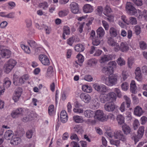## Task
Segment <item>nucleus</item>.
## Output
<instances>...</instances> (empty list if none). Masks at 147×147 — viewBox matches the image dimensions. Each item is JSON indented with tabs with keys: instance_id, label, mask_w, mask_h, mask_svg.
Masks as SVG:
<instances>
[{
	"instance_id": "nucleus-1",
	"label": "nucleus",
	"mask_w": 147,
	"mask_h": 147,
	"mask_svg": "<svg viewBox=\"0 0 147 147\" xmlns=\"http://www.w3.org/2000/svg\"><path fill=\"white\" fill-rule=\"evenodd\" d=\"M117 81V76L115 75L109 76L104 80L105 84L109 86H111L115 85Z\"/></svg>"
},
{
	"instance_id": "nucleus-2",
	"label": "nucleus",
	"mask_w": 147,
	"mask_h": 147,
	"mask_svg": "<svg viewBox=\"0 0 147 147\" xmlns=\"http://www.w3.org/2000/svg\"><path fill=\"white\" fill-rule=\"evenodd\" d=\"M16 62L13 59H10L4 65L5 71L7 73H9L16 65Z\"/></svg>"
},
{
	"instance_id": "nucleus-3",
	"label": "nucleus",
	"mask_w": 147,
	"mask_h": 147,
	"mask_svg": "<svg viewBox=\"0 0 147 147\" xmlns=\"http://www.w3.org/2000/svg\"><path fill=\"white\" fill-rule=\"evenodd\" d=\"M94 88L99 93L101 94L106 93L109 91V89L103 84H95L93 85Z\"/></svg>"
},
{
	"instance_id": "nucleus-4",
	"label": "nucleus",
	"mask_w": 147,
	"mask_h": 147,
	"mask_svg": "<svg viewBox=\"0 0 147 147\" xmlns=\"http://www.w3.org/2000/svg\"><path fill=\"white\" fill-rule=\"evenodd\" d=\"M25 115V110L22 108H18L13 111L11 114V116L13 118H17Z\"/></svg>"
},
{
	"instance_id": "nucleus-5",
	"label": "nucleus",
	"mask_w": 147,
	"mask_h": 147,
	"mask_svg": "<svg viewBox=\"0 0 147 147\" xmlns=\"http://www.w3.org/2000/svg\"><path fill=\"white\" fill-rule=\"evenodd\" d=\"M126 8L127 13L130 16L134 15L137 13V10L131 3L127 2V3Z\"/></svg>"
},
{
	"instance_id": "nucleus-6",
	"label": "nucleus",
	"mask_w": 147,
	"mask_h": 147,
	"mask_svg": "<svg viewBox=\"0 0 147 147\" xmlns=\"http://www.w3.org/2000/svg\"><path fill=\"white\" fill-rule=\"evenodd\" d=\"M94 117L95 119L103 121L106 120V117L105 116L102 111L100 110H97L95 112Z\"/></svg>"
},
{
	"instance_id": "nucleus-7",
	"label": "nucleus",
	"mask_w": 147,
	"mask_h": 147,
	"mask_svg": "<svg viewBox=\"0 0 147 147\" xmlns=\"http://www.w3.org/2000/svg\"><path fill=\"white\" fill-rule=\"evenodd\" d=\"M116 105L112 102H108L106 103L104 105L105 110L108 112H113L116 108Z\"/></svg>"
},
{
	"instance_id": "nucleus-8",
	"label": "nucleus",
	"mask_w": 147,
	"mask_h": 147,
	"mask_svg": "<svg viewBox=\"0 0 147 147\" xmlns=\"http://www.w3.org/2000/svg\"><path fill=\"white\" fill-rule=\"evenodd\" d=\"M144 127L143 126L140 127L138 131L137 136H134L135 142H138L139 140L143 136L144 132Z\"/></svg>"
},
{
	"instance_id": "nucleus-9",
	"label": "nucleus",
	"mask_w": 147,
	"mask_h": 147,
	"mask_svg": "<svg viewBox=\"0 0 147 147\" xmlns=\"http://www.w3.org/2000/svg\"><path fill=\"white\" fill-rule=\"evenodd\" d=\"M39 59L42 64L46 66L50 65L49 59L47 56L44 55H40L39 56Z\"/></svg>"
},
{
	"instance_id": "nucleus-10",
	"label": "nucleus",
	"mask_w": 147,
	"mask_h": 147,
	"mask_svg": "<svg viewBox=\"0 0 147 147\" xmlns=\"http://www.w3.org/2000/svg\"><path fill=\"white\" fill-rule=\"evenodd\" d=\"M22 89L20 87L18 88L15 91L13 97V99L15 102H17L19 100L22 94Z\"/></svg>"
},
{
	"instance_id": "nucleus-11",
	"label": "nucleus",
	"mask_w": 147,
	"mask_h": 147,
	"mask_svg": "<svg viewBox=\"0 0 147 147\" xmlns=\"http://www.w3.org/2000/svg\"><path fill=\"white\" fill-rule=\"evenodd\" d=\"M114 138L116 139H118L119 140L123 142H125L126 138L123 134L122 132L120 130L117 131L114 133Z\"/></svg>"
},
{
	"instance_id": "nucleus-12",
	"label": "nucleus",
	"mask_w": 147,
	"mask_h": 147,
	"mask_svg": "<svg viewBox=\"0 0 147 147\" xmlns=\"http://www.w3.org/2000/svg\"><path fill=\"white\" fill-rule=\"evenodd\" d=\"M80 97L82 100L86 103H89L91 100V96L88 94L84 93H82L80 95Z\"/></svg>"
},
{
	"instance_id": "nucleus-13",
	"label": "nucleus",
	"mask_w": 147,
	"mask_h": 147,
	"mask_svg": "<svg viewBox=\"0 0 147 147\" xmlns=\"http://www.w3.org/2000/svg\"><path fill=\"white\" fill-rule=\"evenodd\" d=\"M70 8L72 13L74 14L77 13L79 11L78 4L76 2H73L70 5Z\"/></svg>"
},
{
	"instance_id": "nucleus-14",
	"label": "nucleus",
	"mask_w": 147,
	"mask_h": 147,
	"mask_svg": "<svg viewBox=\"0 0 147 147\" xmlns=\"http://www.w3.org/2000/svg\"><path fill=\"white\" fill-rule=\"evenodd\" d=\"M135 78L138 81H141L142 79V74L140 68L138 67L135 70Z\"/></svg>"
},
{
	"instance_id": "nucleus-15",
	"label": "nucleus",
	"mask_w": 147,
	"mask_h": 147,
	"mask_svg": "<svg viewBox=\"0 0 147 147\" xmlns=\"http://www.w3.org/2000/svg\"><path fill=\"white\" fill-rule=\"evenodd\" d=\"M113 58V55H104L101 57L100 62L101 63H104L112 59Z\"/></svg>"
},
{
	"instance_id": "nucleus-16",
	"label": "nucleus",
	"mask_w": 147,
	"mask_h": 147,
	"mask_svg": "<svg viewBox=\"0 0 147 147\" xmlns=\"http://www.w3.org/2000/svg\"><path fill=\"white\" fill-rule=\"evenodd\" d=\"M129 49L128 45L125 42H122L120 44V51L123 52H127Z\"/></svg>"
},
{
	"instance_id": "nucleus-17",
	"label": "nucleus",
	"mask_w": 147,
	"mask_h": 147,
	"mask_svg": "<svg viewBox=\"0 0 147 147\" xmlns=\"http://www.w3.org/2000/svg\"><path fill=\"white\" fill-rule=\"evenodd\" d=\"M106 94L108 101L112 102L115 100V94L114 92H111Z\"/></svg>"
},
{
	"instance_id": "nucleus-18",
	"label": "nucleus",
	"mask_w": 147,
	"mask_h": 147,
	"mask_svg": "<svg viewBox=\"0 0 147 147\" xmlns=\"http://www.w3.org/2000/svg\"><path fill=\"white\" fill-rule=\"evenodd\" d=\"M102 72L105 75H109L113 73L112 68H110L108 66L104 67L102 69Z\"/></svg>"
},
{
	"instance_id": "nucleus-19",
	"label": "nucleus",
	"mask_w": 147,
	"mask_h": 147,
	"mask_svg": "<svg viewBox=\"0 0 147 147\" xmlns=\"http://www.w3.org/2000/svg\"><path fill=\"white\" fill-rule=\"evenodd\" d=\"M83 10L86 13L92 12L93 10L92 7L89 4H86L84 6Z\"/></svg>"
},
{
	"instance_id": "nucleus-20",
	"label": "nucleus",
	"mask_w": 147,
	"mask_h": 147,
	"mask_svg": "<svg viewBox=\"0 0 147 147\" xmlns=\"http://www.w3.org/2000/svg\"><path fill=\"white\" fill-rule=\"evenodd\" d=\"M21 140L19 137H14L12 138L11 140L10 143L11 144L14 145H17L21 143Z\"/></svg>"
},
{
	"instance_id": "nucleus-21",
	"label": "nucleus",
	"mask_w": 147,
	"mask_h": 147,
	"mask_svg": "<svg viewBox=\"0 0 147 147\" xmlns=\"http://www.w3.org/2000/svg\"><path fill=\"white\" fill-rule=\"evenodd\" d=\"M84 113L85 117L89 118L94 117L95 114L94 111L90 109L86 110Z\"/></svg>"
},
{
	"instance_id": "nucleus-22",
	"label": "nucleus",
	"mask_w": 147,
	"mask_h": 147,
	"mask_svg": "<svg viewBox=\"0 0 147 147\" xmlns=\"http://www.w3.org/2000/svg\"><path fill=\"white\" fill-rule=\"evenodd\" d=\"M134 113L135 115L138 116H140L143 113L142 109L139 106H137L134 109Z\"/></svg>"
},
{
	"instance_id": "nucleus-23",
	"label": "nucleus",
	"mask_w": 147,
	"mask_h": 147,
	"mask_svg": "<svg viewBox=\"0 0 147 147\" xmlns=\"http://www.w3.org/2000/svg\"><path fill=\"white\" fill-rule=\"evenodd\" d=\"M96 36L101 38L104 35L105 31L102 27H100L96 30Z\"/></svg>"
},
{
	"instance_id": "nucleus-24",
	"label": "nucleus",
	"mask_w": 147,
	"mask_h": 147,
	"mask_svg": "<svg viewBox=\"0 0 147 147\" xmlns=\"http://www.w3.org/2000/svg\"><path fill=\"white\" fill-rule=\"evenodd\" d=\"M70 33V29L69 27L67 26H65L63 28V33L62 37L64 39H66L65 34L68 35Z\"/></svg>"
},
{
	"instance_id": "nucleus-25",
	"label": "nucleus",
	"mask_w": 147,
	"mask_h": 147,
	"mask_svg": "<svg viewBox=\"0 0 147 147\" xmlns=\"http://www.w3.org/2000/svg\"><path fill=\"white\" fill-rule=\"evenodd\" d=\"M73 120L75 122L78 123H82L84 121L83 117L78 115L74 116Z\"/></svg>"
},
{
	"instance_id": "nucleus-26",
	"label": "nucleus",
	"mask_w": 147,
	"mask_h": 147,
	"mask_svg": "<svg viewBox=\"0 0 147 147\" xmlns=\"http://www.w3.org/2000/svg\"><path fill=\"white\" fill-rule=\"evenodd\" d=\"M124 117L121 115H119L117 117V120L119 125H121L124 123Z\"/></svg>"
},
{
	"instance_id": "nucleus-27",
	"label": "nucleus",
	"mask_w": 147,
	"mask_h": 147,
	"mask_svg": "<svg viewBox=\"0 0 147 147\" xmlns=\"http://www.w3.org/2000/svg\"><path fill=\"white\" fill-rule=\"evenodd\" d=\"M75 51L78 52L83 51L84 50V46L81 44H79L76 45L74 47Z\"/></svg>"
},
{
	"instance_id": "nucleus-28",
	"label": "nucleus",
	"mask_w": 147,
	"mask_h": 147,
	"mask_svg": "<svg viewBox=\"0 0 147 147\" xmlns=\"http://www.w3.org/2000/svg\"><path fill=\"white\" fill-rule=\"evenodd\" d=\"M136 89L137 88L135 82L134 80H133L131 81L130 84V91L132 93L135 94L136 92Z\"/></svg>"
},
{
	"instance_id": "nucleus-29",
	"label": "nucleus",
	"mask_w": 147,
	"mask_h": 147,
	"mask_svg": "<svg viewBox=\"0 0 147 147\" xmlns=\"http://www.w3.org/2000/svg\"><path fill=\"white\" fill-rule=\"evenodd\" d=\"M13 134V132L11 130H8L5 133L4 137L7 140H9L10 138L12 137Z\"/></svg>"
},
{
	"instance_id": "nucleus-30",
	"label": "nucleus",
	"mask_w": 147,
	"mask_h": 147,
	"mask_svg": "<svg viewBox=\"0 0 147 147\" xmlns=\"http://www.w3.org/2000/svg\"><path fill=\"white\" fill-rule=\"evenodd\" d=\"M101 38L98 36L95 37L92 40V44L93 45L97 46L99 45L100 42Z\"/></svg>"
},
{
	"instance_id": "nucleus-31",
	"label": "nucleus",
	"mask_w": 147,
	"mask_h": 147,
	"mask_svg": "<svg viewBox=\"0 0 147 147\" xmlns=\"http://www.w3.org/2000/svg\"><path fill=\"white\" fill-rule=\"evenodd\" d=\"M24 82L25 81L22 77L20 78L18 81L16 80L15 79L13 80V83L16 86L21 85L24 84Z\"/></svg>"
},
{
	"instance_id": "nucleus-32",
	"label": "nucleus",
	"mask_w": 147,
	"mask_h": 147,
	"mask_svg": "<svg viewBox=\"0 0 147 147\" xmlns=\"http://www.w3.org/2000/svg\"><path fill=\"white\" fill-rule=\"evenodd\" d=\"M110 35L113 37H115L117 35V29L113 27H111L109 30Z\"/></svg>"
},
{
	"instance_id": "nucleus-33",
	"label": "nucleus",
	"mask_w": 147,
	"mask_h": 147,
	"mask_svg": "<svg viewBox=\"0 0 147 147\" xmlns=\"http://www.w3.org/2000/svg\"><path fill=\"white\" fill-rule=\"evenodd\" d=\"M82 89L84 91L87 93H90L92 90L91 87L86 85H84L82 86Z\"/></svg>"
},
{
	"instance_id": "nucleus-34",
	"label": "nucleus",
	"mask_w": 147,
	"mask_h": 147,
	"mask_svg": "<svg viewBox=\"0 0 147 147\" xmlns=\"http://www.w3.org/2000/svg\"><path fill=\"white\" fill-rule=\"evenodd\" d=\"M4 83L3 86L4 88H8L11 85V82L10 80L8 78H6L4 79Z\"/></svg>"
},
{
	"instance_id": "nucleus-35",
	"label": "nucleus",
	"mask_w": 147,
	"mask_h": 147,
	"mask_svg": "<svg viewBox=\"0 0 147 147\" xmlns=\"http://www.w3.org/2000/svg\"><path fill=\"white\" fill-rule=\"evenodd\" d=\"M122 128L125 134H127L130 133V128L129 126L125 124L124 125L122 126Z\"/></svg>"
},
{
	"instance_id": "nucleus-36",
	"label": "nucleus",
	"mask_w": 147,
	"mask_h": 147,
	"mask_svg": "<svg viewBox=\"0 0 147 147\" xmlns=\"http://www.w3.org/2000/svg\"><path fill=\"white\" fill-rule=\"evenodd\" d=\"M137 21L136 18L134 17H129L127 25L131 24L135 25L137 24Z\"/></svg>"
},
{
	"instance_id": "nucleus-37",
	"label": "nucleus",
	"mask_w": 147,
	"mask_h": 147,
	"mask_svg": "<svg viewBox=\"0 0 147 147\" xmlns=\"http://www.w3.org/2000/svg\"><path fill=\"white\" fill-rule=\"evenodd\" d=\"M69 11L67 9L63 10L59 12V17H63L67 15Z\"/></svg>"
},
{
	"instance_id": "nucleus-38",
	"label": "nucleus",
	"mask_w": 147,
	"mask_h": 147,
	"mask_svg": "<svg viewBox=\"0 0 147 147\" xmlns=\"http://www.w3.org/2000/svg\"><path fill=\"white\" fill-rule=\"evenodd\" d=\"M111 11V9L110 6L108 5H106L104 10V14L106 16H108Z\"/></svg>"
},
{
	"instance_id": "nucleus-39",
	"label": "nucleus",
	"mask_w": 147,
	"mask_h": 147,
	"mask_svg": "<svg viewBox=\"0 0 147 147\" xmlns=\"http://www.w3.org/2000/svg\"><path fill=\"white\" fill-rule=\"evenodd\" d=\"M53 68L52 66H49L47 69V72L46 75L47 77H50L51 76L53 75Z\"/></svg>"
},
{
	"instance_id": "nucleus-40",
	"label": "nucleus",
	"mask_w": 147,
	"mask_h": 147,
	"mask_svg": "<svg viewBox=\"0 0 147 147\" xmlns=\"http://www.w3.org/2000/svg\"><path fill=\"white\" fill-rule=\"evenodd\" d=\"M28 44L32 48H34L37 46V44L36 42L32 40H28L27 41Z\"/></svg>"
},
{
	"instance_id": "nucleus-41",
	"label": "nucleus",
	"mask_w": 147,
	"mask_h": 147,
	"mask_svg": "<svg viewBox=\"0 0 147 147\" xmlns=\"http://www.w3.org/2000/svg\"><path fill=\"white\" fill-rule=\"evenodd\" d=\"M97 63V61L96 59H92L88 61V65L90 66L95 65Z\"/></svg>"
},
{
	"instance_id": "nucleus-42",
	"label": "nucleus",
	"mask_w": 147,
	"mask_h": 147,
	"mask_svg": "<svg viewBox=\"0 0 147 147\" xmlns=\"http://www.w3.org/2000/svg\"><path fill=\"white\" fill-rule=\"evenodd\" d=\"M123 98L125 100V104L127 105V107L129 108L130 107L131 104L130 99L126 95L124 96Z\"/></svg>"
},
{
	"instance_id": "nucleus-43",
	"label": "nucleus",
	"mask_w": 147,
	"mask_h": 147,
	"mask_svg": "<svg viewBox=\"0 0 147 147\" xmlns=\"http://www.w3.org/2000/svg\"><path fill=\"white\" fill-rule=\"evenodd\" d=\"M21 47L26 53L29 54L30 53V50L28 47L24 45H21Z\"/></svg>"
},
{
	"instance_id": "nucleus-44",
	"label": "nucleus",
	"mask_w": 147,
	"mask_h": 147,
	"mask_svg": "<svg viewBox=\"0 0 147 147\" xmlns=\"http://www.w3.org/2000/svg\"><path fill=\"white\" fill-rule=\"evenodd\" d=\"M117 62L118 64L121 66H123L125 65V61L121 57H119L118 59Z\"/></svg>"
},
{
	"instance_id": "nucleus-45",
	"label": "nucleus",
	"mask_w": 147,
	"mask_h": 147,
	"mask_svg": "<svg viewBox=\"0 0 147 147\" xmlns=\"http://www.w3.org/2000/svg\"><path fill=\"white\" fill-rule=\"evenodd\" d=\"M78 59V62L79 63L82 64L84 61V57L81 54H79L76 56Z\"/></svg>"
},
{
	"instance_id": "nucleus-46",
	"label": "nucleus",
	"mask_w": 147,
	"mask_h": 147,
	"mask_svg": "<svg viewBox=\"0 0 147 147\" xmlns=\"http://www.w3.org/2000/svg\"><path fill=\"white\" fill-rule=\"evenodd\" d=\"M117 64L115 61H111L108 63V66L112 68V70L113 71V68L116 67Z\"/></svg>"
},
{
	"instance_id": "nucleus-47",
	"label": "nucleus",
	"mask_w": 147,
	"mask_h": 147,
	"mask_svg": "<svg viewBox=\"0 0 147 147\" xmlns=\"http://www.w3.org/2000/svg\"><path fill=\"white\" fill-rule=\"evenodd\" d=\"M116 42L115 41L114 39L111 37H109L108 38V43L112 47Z\"/></svg>"
},
{
	"instance_id": "nucleus-48",
	"label": "nucleus",
	"mask_w": 147,
	"mask_h": 147,
	"mask_svg": "<svg viewBox=\"0 0 147 147\" xmlns=\"http://www.w3.org/2000/svg\"><path fill=\"white\" fill-rule=\"evenodd\" d=\"M140 16L143 17L144 20L147 21V11L144 10L140 14Z\"/></svg>"
},
{
	"instance_id": "nucleus-49",
	"label": "nucleus",
	"mask_w": 147,
	"mask_h": 147,
	"mask_svg": "<svg viewBox=\"0 0 147 147\" xmlns=\"http://www.w3.org/2000/svg\"><path fill=\"white\" fill-rule=\"evenodd\" d=\"M140 47L142 50H145L146 49L147 45L146 43L143 41H141L139 42Z\"/></svg>"
},
{
	"instance_id": "nucleus-50",
	"label": "nucleus",
	"mask_w": 147,
	"mask_h": 147,
	"mask_svg": "<svg viewBox=\"0 0 147 147\" xmlns=\"http://www.w3.org/2000/svg\"><path fill=\"white\" fill-rule=\"evenodd\" d=\"M121 87L123 90L126 91L129 88V84L126 82H125L122 84Z\"/></svg>"
},
{
	"instance_id": "nucleus-51",
	"label": "nucleus",
	"mask_w": 147,
	"mask_h": 147,
	"mask_svg": "<svg viewBox=\"0 0 147 147\" xmlns=\"http://www.w3.org/2000/svg\"><path fill=\"white\" fill-rule=\"evenodd\" d=\"M100 101L102 103H105L106 102L108 101L106 94L100 96Z\"/></svg>"
},
{
	"instance_id": "nucleus-52",
	"label": "nucleus",
	"mask_w": 147,
	"mask_h": 147,
	"mask_svg": "<svg viewBox=\"0 0 147 147\" xmlns=\"http://www.w3.org/2000/svg\"><path fill=\"white\" fill-rule=\"evenodd\" d=\"M54 106L51 105L49 106L48 108L49 113L50 115H52L54 112Z\"/></svg>"
},
{
	"instance_id": "nucleus-53",
	"label": "nucleus",
	"mask_w": 147,
	"mask_h": 147,
	"mask_svg": "<svg viewBox=\"0 0 147 147\" xmlns=\"http://www.w3.org/2000/svg\"><path fill=\"white\" fill-rule=\"evenodd\" d=\"M112 47H114V50L116 52H117L120 50V45H119V44L116 42Z\"/></svg>"
},
{
	"instance_id": "nucleus-54",
	"label": "nucleus",
	"mask_w": 147,
	"mask_h": 147,
	"mask_svg": "<svg viewBox=\"0 0 147 147\" xmlns=\"http://www.w3.org/2000/svg\"><path fill=\"white\" fill-rule=\"evenodd\" d=\"M136 35H139L141 32V28L140 26L138 25L134 27Z\"/></svg>"
},
{
	"instance_id": "nucleus-55",
	"label": "nucleus",
	"mask_w": 147,
	"mask_h": 147,
	"mask_svg": "<svg viewBox=\"0 0 147 147\" xmlns=\"http://www.w3.org/2000/svg\"><path fill=\"white\" fill-rule=\"evenodd\" d=\"M110 142L111 144L114 145L116 146H119V145L120 142L119 140H111Z\"/></svg>"
},
{
	"instance_id": "nucleus-56",
	"label": "nucleus",
	"mask_w": 147,
	"mask_h": 147,
	"mask_svg": "<svg viewBox=\"0 0 147 147\" xmlns=\"http://www.w3.org/2000/svg\"><path fill=\"white\" fill-rule=\"evenodd\" d=\"M70 138L71 140H75L78 142L80 140V139L77 135L75 134H71Z\"/></svg>"
},
{
	"instance_id": "nucleus-57",
	"label": "nucleus",
	"mask_w": 147,
	"mask_h": 147,
	"mask_svg": "<svg viewBox=\"0 0 147 147\" xmlns=\"http://www.w3.org/2000/svg\"><path fill=\"white\" fill-rule=\"evenodd\" d=\"M61 121L63 123L66 122L68 120V116H63L62 113L60 116Z\"/></svg>"
},
{
	"instance_id": "nucleus-58",
	"label": "nucleus",
	"mask_w": 147,
	"mask_h": 147,
	"mask_svg": "<svg viewBox=\"0 0 147 147\" xmlns=\"http://www.w3.org/2000/svg\"><path fill=\"white\" fill-rule=\"evenodd\" d=\"M114 91L117 94V96L119 98L121 97L122 96L121 92L119 89L117 88H115Z\"/></svg>"
},
{
	"instance_id": "nucleus-59",
	"label": "nucleus",
	"mask_w": 147,
	"mask_h": 147,
	"mask_svg": "<svg viewBox=\"0 0 147 147\" xmlns=\"http://www.w3.org/2000/svg\"><path fill=\"white\" fill-rule=\"evenodd\" d=\"M102 25L106 30H108L109 28V25L108 23L105 20L102 21Z\"/></svg>"
},
{
	"instance_id": "nucleus-60",
	"label": "nucleus",
	"mask_w": 147,
	"mask_h": 147,
	"mask_svg": "<svg viewBox=\"0 0 147 147\" xmlns=\"http://www.w3.org/2000/svg\"><path fill=\"white\" fill-rule=\"evenodd\" d=\"M139 125V122L138 120L137 119H135L134 121L133 124V126L134 129L135 130L136 129L138 128V126Z\"/></svg>"
},
{
	"instance_id": "nucleus-61",
	"label": "nucleus",
	"mask_w": 147,
	"mask_h": 147,
	"mask_svg": "<svg viewBox=\"0 0 147 147\" xmlns=\"http://www.w3.org/2000/svg\"><path fill=\"white\" fill-rule=\"evenodd\" d=\"M40 6L41 8L46 9L48 7V5L47 2H44L40 4Z\"/></svg>"
},
{
	"instance_id": "nucleus-62",
	"label": "nucleus",
	"mask_w": 147,
	"mask_h": 147,
	"mask_svg": "<svg viewBox=\"0 0 147 147\" xmlns=\"http://www.w3.org/2000/svg\"><path fill=\"white\" fill-rule=\"evenodd\" d=\"M74 38L72 37L69 38L67 40V43L70 46H72L74 42Z\"/></svg>"
},
{
	"instance_id": "nucleus-63",
	"label": "nucleus",
	"mask_w": 147,
	"mask_h": 147,
	"mask_svg": "<svg viewBox=\"0 0 147 147\" xmlns=\"http://www.w3.org/2000/svg\"><path fill=\"white\" fill-rule=\"evenodd\" d=\"M33 134V132L32 130H28L26 132V136L28 138H32Z\"/></svg>"
},
{
	"instance_id": "nucleus-64",
	"label": "nucleus",
	"mask_w": 147,
	"mask_h": 147,
	"mask_svg": "<svg viewBox=\"0 0 147 147\" xmlns=\"http://www.w3.org/2000/svg\"><path fill=\"white\" fill-rule=\"evenodd\" d=\"M70 145L72 147H80L79 145L77 142L74 141L70 143Z\"/></svg>"
}]
</instances>
